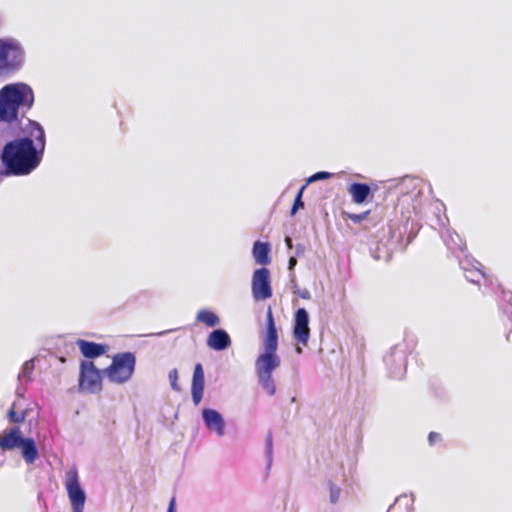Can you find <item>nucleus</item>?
<instances>
[{
    "instance_id": "f257e3e1",
    "label": "nucleus",
    "mask_w": 512,
    "mask_h": 512,
    "mask_svg": "<svg viewBox=\"0 0 512 512\" xmlns=\"http://www.w3.org/2000/svg\"><path fill=\"white\" fill-rule=\"evenodd\" d=\"M2 161L10 174L27 175L38 166L40 157L33 140L24 137L12 140L4 146Z\"/></svg>"
},
{
    "instance_id": "f03ea898",
    "label": "nucleus",
    "mask_w": 512,
    "mask_h": 512,
    "mask_svg": "<svg viewBox=\"0 0 512 512\" xmlns=\"http://www.w3.org/2000/svg\"><path fill=\"white\" fill-rule=\"evenodd\" d=\"M34 103L33 90L24 83L4 86L0 90V121H16L21 108L29 110Z\"/></svg>"
},
{
    "instance_id": "7ed1b4c3",
    "label": "nucleus",
    "mask_w": 512,
    "mask_h": 512,
    "mask_svg": "<svg viewBox=\"0 0 512 512\" xmlns=\"http://www.w3.org/2000/svg\"><path fill=\"white\" fill-rule=\"evenodd\" d=\"M263 343L265 351L256 360V371L257 374H272L273 370L280 365V359L276 354L278 334L271 307L267 310Z\"/></svg>"
},
{
    "instance_id": "20e7f679",
    "label": "nucleus",
    "mask_w": 512,
    "mask_h": 512,
    "mask_svg": "<svg viewBox=\"0 0 512 512\" xmlns=\"http://www.w3.org/2000/svg\"><path fill=\"white\" fill-rule=\"evenodd\" d=\"M19 448L21 455L27 464H33L39 457L35 440L31 437H23L18 426L5 429L0 433V449L11 451Z\"/></svg>"
},
{
    "instance_id": "39448f33",
    "label": "nucleus",
    "mask_w": 512,
    "mask_h": 512,
    "mask_svg": "<svg viewBox=\"0 0 512 512\" xmlns=\"http://www.w3.org/2000/svg\"><path fill=\"white\" fill-rule=\"evenodd\" d=\"M136 365V357L132 352H123L114 355L112 363L103 373L110 382L123 384L127 382L133 375Z\"/></svg>"
},
{
    "instance_id": "423d86ee",
    "label": "nucleus",
    "mask_w": 512,
    "mask_h": 512,
    "mask_svg": "<svg viewBox=\"0 0 512 512\" xmlns=\"http://www.w3.org/2000/svg\"><path fill=\"white\" fill-rule=\"evenodd\" d=\"M23 59L20 45L12 39H0V75L17 70Z\"/></svg>"
},
{
    "instance_id": "0eeeda50",
    "label": "nucleus",
    "mask_w": 512,
    "mask_h": 512,
    "mask_svg": "<svg viewBox=\"0 0 512 512\" xmlns=\"http://www.w3.org/2000/svg\"><path fill=\"white\" fill-rule=\"evenodd\" d=\"M64 485L67 490L73 512H83L86 495L80 485L78 472L75 468L66 472Z\"/></svg>"
},
{
    "instance_id": "6e6552de",
    "label": "nucleus",
    "mask_w": 512,
    "mask_h": 512,
    "mask_svg": "<svg viewBox=\"0 0 512 512\" xmlns=\"http://www.w3.org/2000/svg\"><path fill=\"white\" fill-rule=\"evenodd\" d=\"M79 387L89 393H98L102 390V375L93 362L82 361L80 366Z\"/></svg>"
},
{
    "instance_id": "1a4fd4ad",
    "label": "nucleus",
    "mask_w": 512,
    "mask_h": 512,
    "mask_svg": "<svg viewBox=\"0 0 512 512\" xmlns=\"http://www.w3.org/2000/svg\"><path fill=\"white\" fill-rule=\"evenodd\" d=\"M252 294L256 301L265 300L272 296L270 272L263 267L254 271L252 276Z\"/></svg>"
},
{
    "instance_id": "9d476101",
    "label": "nucleus",
    "mask_w": 512,
    "mask_h": 512,
    "mask_svg": "<svg viewBox=\"0 0 512 512\" xmlns=\"http://www.w3.org/2000/svg\"><path fill=\"white\" fill-rule=\"evenodd\" d=\"M293 337L302 345H307L308 343L310 337L309 316L304 308H299L295 312Z\"/></svg>"
},
{
    "instance_id": "9b49d317",
    "label": "nucleus",
    "mask_w": 512,
    "mask_h": 512,
    "mask_svg": "<svg viewBox=\"0 0 512 512\" xmlns=\"http://www.w3.org/2000/svg\"><path fill=\"white\" fill-rule=\"evenodd\" d=\"M204 392V370L202 364L197 363L194 367L191 394L195 405H198L203 397Z\"/></svg>"
},
{
    "instance_id": "f8f14e48",
    "label": "nucleus",
    "mask_w": 512,
    "mask_h": 512,
    "mask_svg": "<svg viewBox=\"0 0 512 512\" xmlns=\"http://www.w3.org/2000/svg\"><path fill=\"white\" fill-rule=\"evenodd\" d=\"M202 416L209 430L215 431L219 436L224 434V421L219 412L213 409H204Z\"/></svg>"
},
{
    "instance_id": "ddd939ff",
    "label": "nucleus",
    "mask_w": 512,
    "mask_h": 512,
    "mask_svg": "<svg viewBox=\"0 0 512 512\" xmlns=\"http://www.w3.org/2000/svg\"><path fill=\"white\" fill-rule=\"evenodd\" d=\"M207 345L216 351H221L231 345L229 334L223 329L212 331L207 338Z\"/></svg>"
},
{
    "instance_id": "4468645a",
    "label": "nucleus",
    "mask_w": 512,
    "mask_h": 512,
    "mask_svg": "<svg viewBox=\"0 0 512 512\" xmlns=\"http://www.w3.org/2000/svg\"><path fill=\"white\" fill-rule=\"evenodd\" d=\"M81 353L86 358H96L103 355L106 352V345L98 344L92 341L79 339L77 342Z\"/></svg>"
},
{
    "instance_id": "2eb2a0df",
    "label": "nucleus",
    "mask_w": 512,
    "mask_h": 512,
    "mask_svg": "<svg viewBox=\"0 0 512 512\" xmlns=\"http://www.w3.org/2000/svg\"><path fill=\"white\" fill-rule=\"evenodd\" d=\"M348 193L350 194L352 201L356 204H362L367 201L368 197L371 195V189L368 184L365 183H352L348 189Z\"/></svg>"
},
{
    "instance_id": "dca6fc26",
    "label": "nucleus",
    "mask_w": 512,
    "mask_h": 512,
    "mask_svg": "<svg viewBox=\"0 0 512 512\" xmlns=\"http://www.w3.org/2000/svg\"><path fill=\"white\" fill-rule=\"evenodd\" d=\"M270 245L267 242L256 241L253 245V258L259 265H268L271 261L270 256Z\"/></svg>"
},
{
    "instance_id": "f3484780",
    "label": "nucleus",
    "mask_w": 512,
    "mask_h": 512,
    "mask_svg": "<svg viewBox=\"0 0 512 512\" xmlns=\"http://www.w3.org/2000/svg\"><path fill=\"white\" fill-rule=\"evenodd\" d=\"M27 413L25 409H20L16 402H13L7 412V418L10 423L20 424L26 419Z\"/></svg>"
},
{
    "instance_id": "a211bd4d",
    "label": "nucleus",
    "mask_w": 512,
    "mask_h": 512,
    "mask_svg": "<svg viewBox=\"0 0 512 512\" xmlns=\"http://www.w3.org/2000/svg\"><path fill=\"white\" fill-rule=\"evenodd\" d=\"M196 320L207 327H215L219 324V317L212 311L202 309L197 313Z\"/></svg>"
},
{
    "instance_id": "6ab92c4d",
    "label": "nucleus",
    "mask_w": 512,
    "mask_h": 512,
    "mask_svg": "<svg viewBox=\"0 0 512 512\" xmlns=\"http://www.w3.org/2000/svg\"><path fill=\"white\" fill-rule=\"evenodd\" d=\"M29 127L30 135L34 137L38 142L37 144L43 148L45 146V133L41 125L35 121H30Z\"/></svg>"
},
{
    "instance_id": "aec40b11",
    "label": "nucleus",
    "mask_w": 512,
    "mask_h": 512,
    "mask_svg": "<svg viewBox=\"0 0 512 512\" xmlns=\"http://www.w3.org/2000/svg\"><path fill=\"white\" fill-rule=\"evenodd\" d=\"M263 388L268 392L269 395H274L276 388L272 374H257Z\"/></svg>"
},
{
    "instance_id": "412c9836",
    "label": "nucleus",
    "mask_w": 512,
    "mask_h": 512,
    "mask_svg": "<svg viewBox=\"0 0 512 512\" xmlns=\"http://www.w3.org/2000/svg\"><path fill=\"white\" fill-rule=\"evenodd\" d=\"M341 489L339 486L334 484L332 481H329V498L332 504L338 502L340 498Z\"/></svg>"
},
{
    "instance_id": "4be33fe9",
    "label": "nucleus",
    "mask_w": 512,
    "mask_h": 512,
    "mask_svg": "<svg viewBox=\"0 0 512 512\" xmlns=\"http://www.w3.org/2000/svg\"><path fill=\"white\" fill-rule=\"evenodd\" d=\"M305 187H306V185H303L300 188V190L298 191V193L296 195V198H295V201H294V204H293V206L291 208V215H295V213L298 211V209L304 207V203L302 201V195H303Z\"/></svg>"
},
{
    "instance_id": "5701e85b",
    "label": "nucleus",
    "mask_w": 512,
    "mask_h": 512,
    "mask_svg": "<svg viewBox=\"0 0 512 512\" xmlns=\"http://www.w3.org/2000/svg\"><path fill=\"white\" fill-rule=\"evenodd\" d=\"M370 211L367 210L365 212H362V213H359V214H355V213H347L346 216L348 219H350L353 223H361L363 220H365L368 215H369Z\"/></svg>"
},
{
    "instance_id": "b1692460",
    "label": "nucleus",
    "mask_w": 512,
    "mask_h": 512,
    "mask_svg": "<svg viewBox=\"0 0 512 512\" xmlns=\"http://www.w3.org/2000/svg\"><path fill=\"white\" fill-rule=\"evenodd\" d=\"M168 378L170 380L172 389L175 390V391H179L180 387L178 385V371H177V369H172L169 372Z\"/></svg>"
},
{
    "instance_id": "393cba45",
    "label": "nucleus",
    "mask_w": 512,
    "mask_h": 512,
    "mask_svg": "<svg viewBox=\"0 0 512 512\" xmlns=\"http://www.w3.org/2000/svg\"><path fill=\"white\" fill-rule=\"evenodd\" d=\"M331 176L330 173L328 172H317L316 174L312 175L309 179V181H315V180H320V179H327Z\"/></svg>"
},
{
    "instance_id": "a878e982",
    "label": "nucleus",
    "mask_w": 512,
    "mask_h": 512,
    "mask_svg": "<svg viewBox=\"0 0 512 512\" xmlns=\"http://www.w3.org/2000/svg\"><path fill=\"white\" fill-rule=\"evenodd\" d=\"M440 438H441L440 434L436 433V432H430V434L428 436L430 444H434L436 441H439Z\"/></svg>"
},
{
    "instance_id": "bb28decb",
    "label": "nucleus",
    "mask_w": 512,
    "mask_h": 512,
    "mask_svg": "<svg viewBox=\"0 0 512 512\" xmlns=\"http://www.w3.org/2000/svg\"><path fill=\"white\" fill-rule=\"evenodd\" d=\"M167 512H176V500L174 497L169 502Z\"/></svg>"
},
{
    "instance_id": "cd10ccee",
    "label": "nucleus",
    "mask_w": 512,
    "mask_h": 512,
    "mask_svg": "<svg viewBox=\"0 0 512 512\" xmlns=\"http://www.w3.org/2000/svg\"><path fill=\"white\" fill-rule=\"evenodd\" d=\"M296 264H297L296 258L295 257H290L289 262H288L289 269L293 270Z\"/></svg>"
},
{
    "instance_id": "c85d7f7f",
    "label": "nucleus",
    "mask_w": 512,
    "mask_h": 512,
    "mask_svg": "<svg viewBox=\"0 0 512 512\" xmlns=\"http://www.w3.org/2000/svg\"><path fill=\"white\" fill-rule=\"evenodd\" d=\"M300 297L302 299H310L311 295H310V292L308 290H304L300 293Z\"/></svg>"
},
{
    "instance_id": "c756f323",
    "label": "nucleus",
    "mask_w": 512,
    "mask_h": 512,
    "mask_svg": "<svg viewBox=\"0 0 512 512\" xmlns=\"http://www.w3.org/2000/svg\"><path fill=\"white\" fill-rule=\"evenodd\" d=\"M285 243H286L288 249H292L293 244H292V239L290 237L285 238Z\"/></svg>"
},
{
    "instance_id": "7c9ffc66",
    "label": "nucleus",
    "mask_w": 512,
    "mask_h": 512,
    "mask_svg": "<svg viewBox=\"0 0 512 512\" xmlns=\"http://www.w3.org/2000/svg\"><path fill=\"white\" fill-rule=\"evenodd\" d=\"M271 445H272V438H271V435H268L267 446H268L269 452L271 451Z\"/></svg>"
},
{
    "instance_id": "2f4dec72",
    "label": "nucleus",
    "mask_w": 512,
    "mask_h": 512,
    "mask_svg": "<svg viewBox=\"0 0 512 512\" xmlns=\"http://www.w3.org/2000/svg\"><path fill=\"white\" fill-rule=\"evenodd\" d=\"M511 336H512V322H511L510 330H509V332L506 334V340H507V341H511Z\"/></svg>"
},
{
    "instance_id": "473e14b6",
    "label": "nucleus",
    "mask_w": 512,
    "mask_h": 512,
    "mask_svg": "<svg viewBox=\"0 0 512 512\" xmlns=\"http://www.w3.org/2000/svg\"><path fill=\"white\" fill-rule=\"evenodd\" d=\"M303 251H304L303 246L299 245V246L297 247V253L299 254L300 252H303Z\"/></svg>"
},
{
    "instance_id": "72a5a7b5",
    "label": "nucleus",
    "mask_w": 512,
    "mask_h": 512,
    "mask_svg": "<svg viewBox=\"0 0 512 512\" xmlns=\"http://www.w3.org/2000/svg\"><path fill=\"white\" fill-rule=\"evenodd\" d=\"M296 350L298 353H301V351H302L301 348H299V347Z\"/></svg>"
}]
</instances>
